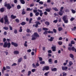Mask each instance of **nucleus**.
<instances>
[{
  "mask_svg": "<svg viewBox=\"0 0 76 76\" xmlns=\"http://www.w3.org/2000/svg\"><path fill=\"white\" fill-rule=\"evenodd\" d=\"M4 24L5 25H9V23H10V22L9 21V19H8V17H7V15L5 16L4 18Z\"/></svg>",
  "mask_w": 76,
  "mask_h": 76,
  "instance_id": "f257e3e1",
  "label": "nucleus"
},
{
  "mask_svg": "<svg viewBox=\"0 0 76 76\" xmlns=\"http://www.w3.org/2000/svg\"><path fill=\"white\" fill-rule=\"evenodd\" d=\"M11 46V43L10 42L7 43V42H4V44L3 45V47L6 48L7 47L8 48H10Z\"/></svg>",
  "mask_w": 76,
  "mask_h": 76,
  "instance_id": "f03ea898",
  "label": "nucleus"
},
{
  "mask_svg": "<svg viewBox=\"0 0 76 76\" xmlns=\"http://www.w3.org/2000/svg\"><path fill=\"white\" fill-rule=\"evenodd\" d=\"M4 6H5V7H6L7 9H9V10H10V9L12 8V6H10V4H7V2L6 1L4 3Z\"/></svg>",
  "mask_w": 76,
  "mask_h": 76,
  "instance_id": "7ed1b4c3",
  "label": "nucleus"
},
{
  "mask_svg": "<svg viewBox=\"0 0 76 76\" xmlns=\"http://www.w3.org/2000/svg\"><path fill=\"white\" fill-rule=\"evenodd\" d=\"M35 23H36L35 25L34 24L33 26H35L36 28H37L38 26V25H41V23L37 21L35 22Z\"/></svg>",
  "mask_w": 76,
  "mask_h": 76,
  "instance_id": "20e7f679",
  "label": "nucleus"
},
{
  "mask_svg": "<svg viewBox=\"0 0 76 76\" xmlns=\"http://www.w3.org/2000/svg\"><path fill=\"white\" fill-rule=\"evenodd\" d=\"M66 16L64 15L63 17V21H64V23H68V19L66 20Z\"/></svg>",
  "mask_w": 76,
  "mask_h": 76,
  "instance_id": "39448f33",
  "label": "nucleus"
},
{
  "mask_svg": "<svg viewBox=\"0 0 76 76\" xmlns=\"http://www.w3.org/2000/svg\"><path fill=\"white\" fill-rule=\"evenodd\" d=\"M49 69H50V68L49 67V66H46L43 67L42 70L43 71H44L45 70H48Z\"/></svg>",
  "mask_w": 76,
  "mask_h": 76,
  "instance_id": "423d86ee",
  "label": "nucleus"
},
{
  "mask_svg": "<svg viewBox=\"0 0 76 76\" xmlns=\"http://www.w3.org/2000/svg\"><path fill=\"white\" fill-rule=\"evenodd\" d=\"M11 44L12 45H13V46L15 47H17L18 46V44L13 42H11Z\"/></svg>",
  "mask_w": 76,
  "mask_h": 76,
  "instance_id": "0eeeda50",
  "label": "nucleus"
},
{
  "mask_svg": "<svg viewBox=\"0 0 76 76\" xmlns=\"http://www.w3.org/2000/svg\"><path fill=\"white\" fill-rule=\"evenodd\" d=\"M38 12H39L40 13V14H39L40 16L41 17H42V15H43V13L42 12V10H40L39 9H38Z\"/></svg>",
  "mask_w": 76,
  "mask_h": 76,
  "instance_id": "6e6552de",
  "label": "nucleus"
},
{
  "mask_svg": "<svg viewBox=\"0 0 76 76\" xmlns=\"http://www.w3.org/2000/svg\"><path fill=\"white\" fill-rule=\"evenodd\" d=\"M61 68L62 70H66L68 69V68L67 66H62Z\"/></svg>",
  "mask_w": 76,
  "mask_h": 76,
  "instance_id": "1a4fd4ad",
  "label": "nucleus"
},
{
  "mask_svg": "<svg viewBox=\"0 0 76 76\" xmlns=\"http://www.w3.org/2000/svg\"><path fill=\"white\" fill-rule=\"evenodd\" d=\"M33 35L35 37H39V36L37 33L35 32L34 34H33Z\"/></svg>",
  "mask_w": 76,
  "mask_h": 76,
  "instance_id": "9d476101",
  "label": "nucleus"
},
{
  "mask_svg": "<svg viewBox=\"0 0 76 76\" xmlns=\"http://www.w3.org/2000/svg\"><path fill=\"white\" fill-rule=\"evenodd\" d=\"M54 39V37H51L50 38L48 39V41H50V42H52L53 41V39Z\"/></svg>",
  "mask_w": 76,
  "mask_h": 76,
  "instance_id": "9b49d317",
  "label": "nucleus"
},
{
  "mask_svg": "<svg viewBox=\"0 0 76 76\" xmlns=\"http://www.w3.org/2000/svg\"><path fill=\"white\" fill-rule=\"evenodd\" d=\"M52 49H53V51H56V48L55 46H52L51 48Z\"/></svg>",
  "mask_w": 76,
  "mask_h": 76,
  "instance_id": "f8f14e48",
  "label": "nucleus"
},
{
  "mask_svg": "<svg viewBox=\"0 0 76 76\" xmlns=\"http://www.w3.org/2000/svg\"><path fill=\"white\" fill-rule=\"evenodd\" d=\"M21 3V4H24L25 3V1L24 0H19Z\"/></svg>",
  "mask_w": 76,
  "mask_h": 76,
  "instance_id": "ddd939ff",
  "label": "nucleus"
},
{
  "mask_svg": "<svg viewBox=\"0 0 76 76\" xmlns=\"http://www.w3.org/2000/svg\"><path fill=\"white\" fill-rule=\"evenodd\" d=\"M11 18L12 19H14L16 18V16H14L13 15H11Z\"/></svg>",
  "mask_w": 76,
  "mask_h": 76,
  "instance_id": "4468645a",
  "label": "nucleus"
},
{
  "mask_svg": "<svg viewBox=\"0 0 76 76\" xmlns=\"http://www.w3.org/2000/svg\"><path fill=\"white\" fill-rule=\"evenodd\" d=\"M14 54H19V52L18 50H15L14 52Z\"/></svg>",
  "mask_w": 76,
  "mask_h": 76,
  "instance_id": "2eb2a0df",
  "label": "nucleus"
},
{
  "mask_svg": "<svg viewBox=\"0 0 76 76\" xmlns=\"http://www.w3.org/2000/svg\"><path fill=\"white\" fill-rule=\"evenodd\" d=\"M51 70L52 72H53V71L56 72V71H57V68H51Z\"/></svg>",
  "mask_w": 76,
  "mask_h": 76,
  "instance_id": "dca6fc26",
  "label": "nucleus"
},
{
  "mask_svg": "<svg viewBox=\"0 0 76 76\" xmlns=\"http://www.w3.org/2000/svg\"><path fill=\"white\" fill-rule=\"evenodd\" d=\"M4 11V8L2 7V8H1L0 9V12H2V13H3Z\"/></svg>",
  "mask_w": 76,
  "mask_h": 76,
  "instance_id": "f3484780",
  "label": "nucleus"
},
{
  "mask_svg": "<svg viewBox=\"0 0 76 76\" xmlns=\"http://www.w3.org/2000/svg\"><path fill=\"white\" fill-rule=\"evenodd\" d=\"M63 14V12L62 11H60L59 12L58 15L60 16H62Z\"/></svg>",
  "mask_w": 76,
  "mask_h": 76,
  "instance_id": "a211bd4d",
  "label": "nucleus"
},
{
  "mask_svg": "<svg viewBox=\"0 0 76 76\" xmlns=\"http://www.w3.org/2000/svg\"><path fill=\"white\" fill-rule=\"evenodd\" d=\"M51 10V8H50L48 9H45V11L46 12H50V10Z\"/></svg>",
  "mask_w": 76,
  "mask_h": 76,
  "instance_id": "6ab92c4d",
  "label": "nucleus"
},
{
  "mask_svg": "<svg viewBox=\"0 0 76 76\" xmlns=\"http://www.w3.org/2000/svg\"><path fill=\"white\" fill-rule=\"evenodd\" d=\"M32 8H27L26 9L27 11H32Z\"/></svg>",
  "mask_w": 76,
  "mask_h": 76,
  "instance_id": "aec40b11",
  "label": "nucleus"
},
{
  "mask_svg": "<svg viewBox=\"0 0 76 76\" xmlns=\"http://www.w3.org/2000/svg\"><path fill=\"white\" fill-rule=\"evenodd\" d=\"M45 24L47 25V26H48L50 25V23L48 21H46L45 23Z\"/></svg>",
  "mask_w": 76,
  "mask_h": 76,
  "instance_id": "412c9836",
  "label": "nucleus"
},
{
  "mask_svg": "<svg viewBox=\"0 0 76 76\" xmlns=\"http://www.w3.org/2000/svg\"><path fill=\"white\" fill-rule=\"evenodd\" d=\"M69 57L71 58H74V55L73 54L71 53L69 54Z\"/></svg>",
  "mask_w": 76,
  "mask_h": 76,
  "instance_id": "4be33fe9",
  "label": "nucleus"
},
{
  "mask_svg": "<svg viewBox=\"0 0 76 76\" xmlns=\"http://www.w3.org/2000/svg\"><path fill=\"white\" fill-rule=\"evenodd\" d=\"M32 38L31 40H35V39H36L37 38L36 37H35V36L33 35L32 36Z\"/></svg>",
  "mask_w": 76,
  "mask_h": 76,
  "instance_id": "5701e85b",
  "label": "nucleus"
},
{
  "mask_svg": "<svg viewBox=\"0 0 76 76\" xmlns=\"http://www.w3.org/2000/svg\"><path fill=\"white\" fill-rule=\"evenodd\" d=\"M52 9L53 10H54L55 11H56V12H58V10L57 9V8L56 7H53Z\"/></svg>",
  "mask_w": 76,
  "mask_h": 76,
  "instance_id": "b1692460",
  "label": "nucleus"
},
{
  "mask_svg": "<svg viewBox=\"0 0 76 76\" xmlns=\"http://www.w3.org/2000/svg\"><path fill=\"white\" fill-rule=\"evenodd\" d=\"M22 61V58L21 57L18 59V61L19 63H20Z\"/></svg>",
  "mask_w": 76,
  "mask_h": 76,
  "instance_id": "393cba45",
  "label": "nucleus"
},
{
  "mask_svg": "<svg viewBox=\"0 0 76 76\" xmlns=\"http://www.w3.org/2000/svg\"><path fill=\"white\" fill-rule=\"evenodd\" d=\"M3 29L5 30H8V29H9V27H8L5 26L4 27Z\"/></svg>",
  "mask_w": 76,
  "mask_h": 76,
  "instance_id": "a878e982",
  "label": "nucleus"
},
{
  "mask_svg": "<svg viewBox=\"0 0 76 76\" xmlns=\"http://www.w3.org/2000/svg\"><path fill=\"white\" fill-rule=\"evenodd\" d=\"M21 25H22L23 26V25H25V24H26V23L25 22H22L21 23Z\"/></svg>",
  "mask_w": 76,
  "mask_h": 76,
  "instance_id": "bb28decb",
  "label": "nucleus"
},
{
  "mask_svg": "<svg viewBox=\"0 0 76 76\" xmlns=\"http://www.w3.org/2000/svg\"><path fill=\"white\" fill-rule=\"evenodd\" d=\"M22 28V26L20 27V29L19 30V32H22L23 30Z\"/></svg>",
  "mask_w": 76,
  "mask_h": 76,
  "instance_id": "cd10ccee",
  "label": "nucleus"
},
{
  "mask_svg": "<svg viewBox=\"0 0 76 76\" xmlns=\"http://www.w3.org/2000/svg\"><path fill=\"white\" fill-rule=\"evenodd\" d=\"M31 74V71H29L28 72V74H27V76H29Z\"/></svg>",
  "mask_w": 76,
  "mask_h": 76,
  "instance_id": "c85d7f7f",
  "label": "nucleus"
},
{
  "mask_svg": "<svg viewBox=\"0 0 76 76\" xmlns=\"http://www.w3.org/2000/svg\"><path fill=\"white\" fill-rule=\"evenodd\" d=\"M26 31L27 32H28V33H29V32H32V31L30 30V29L29 28H27V30H26Z\"/></svg>",
  "mask_w": 76,
  "mask_h": 76,
  "instance_id": "c756f323",
  "label": "nucleus"
},
{
  "mask_svg": "<svg viewBox=\"0 0 76 76\" xmlns=\"http://www.w3.org/2000/svg\"><path fill=\"white\" fill-rule=\"evenodd\" d=\"M0 22L3 23L4 22V20H3V18H2L0 20Z\"/></svg>",
  "mask_w": 76,
  "mask_h": 76,
  "instance_id": "7c9ffc66",
  "label": "nucleus"
},
{
  "mask_svg": "<svg viewBox=\"0 0 76 76\" xmlns=\"http://www.w3.org/2000/svg\"><path fill=\"white\" fill-rule=\"evenodd\" d=\"M17 8L18 9H20L21 8V6H20V5H18L17 6Z\"/></svg>",
  "mask_w": 76,
  "mask_h": 76,
  "instance_id": "2f4dec72",
  "label": "nucleus"
},
{
  "mask_svg": "<svg viewBox=\"0 0 76 76\" xmlns=\"http://www.w3.org/2000/svg\"><path fill=\"white\" fill-rule=\"evenodd\" d=\"M71 12L73 14H75L76 13V11L74 10H72Z\"/></svg>",
  "mask_w": 76,
  "mask_h": 76,
  "instance_id": "473e14b6",
  "label": "nucleus"
},
{
  "mask_svg": "<svg viewBox=\"0 0 76 76\" xmlns=\"http://www.w3.org/2000/svg\"><path fill=\"white\" fill-rule=\"evenodd\" d=\"M58 44L60 45H62V44H63V42H62L61 41H59L58 42Z\"/></svg>",
  "mask_w": 76,
  "mask_h": 76,
  "instance_id": "72a5a7b5",
  "label": "nucleus"
},
{
  "mask_svg": "<svg viewBox=\"0 0 76 76\" xmlns=\"http://www.w3.org/2000/svg\"><path fill=\"white\" fill-rule=\"evenodd\" d=\"M39 12H37L35 14V15L36 16H39Z\"/></svg>",
  "mask_w": 76,
  "mask_h": 76,
  "instance_id": "f704fd0d",
  "label": "nucleus"
},
{
  "mask_svg": "<svg viewBox=\"0 0 76 76\" xmlns=\"http://www.w3.org/2000/svg\"><path fill=\"white\" fill-rule=\"evenodd\" d=\"M73 63L72 62V61H69V66H72V64H73Z\"/></svg>",
  "mask_w": 76,
  "mask_h": 76,
  "instance_id": "c9c22d12",
  "label": "nucleus"
},
{
  "mask_svg": "<svg viewBox=\"0 0 76 76\" xmlns=\"http://www.w3.org/2000/svg\"><path fill=\"white\" fill-rule=\"evenodd\" d=\"M40 64H45V62L44 61H41L40 62Z\"/></svg>",
  "mask_w": 76,
  "mask_h": 76,
  "instance_id": "e433bc0d",
  "label": "nucleus"
},
{
  "mask_svg": "<svg viewBox=\"0 0 76 76\" xmlns=\"http://www.w3.org/2000/svg\"><path fill=\"white\" fill-rule=\"evenodd\" d=\"M63 29V28L62 27H58V30L59 31H62Z\"/></svg>",
  "mask_w": 76,
  "mask_h": 76,
  "instance_id": "4c0bfd02",
  "label": "nucleus"
},
{
  "mask_svg": "<svg viewBox=\"0 0 76 76\" xmlns=\"http://www.w3.org/2000/svg\"><path fill=\"white\" fill-rule=\"evenodd\" d=\"M48 33V31H45L44 32H43V34L44 35H46L47 34V33Z\"/></svg>",
  "mask_w": 76,
  "mask_h": 76,
  "instance_id": "58836bf2",
  "label": "nucleus"
},
{
  "mask_svg": "<svg viewBox=\"0 0 76 76\" xmlns=\"http://www.w3.org/2000/svg\"><path fill=\"white\" fill-rule=\"evenodd\" d=\"M48 34H53L54 32L53 31H48Z\"/></svg>",
  "mask_w": 76,
  "mask_h": 76,
  "instance_id": "ea45409f",
  "label": "nucleus"
},
{
  "mask_svg": "<svg viewBox=\"0 0 76 76\" xmlns=\"http://www.w3.org/2000/svg\"><path fill=\"white\" fill-rule=\"evenodd\" d=\"M43 30L44 31H48V28H42Z\"/></svg>",
  "mask_w": 76,
  "mask_h": 76,
  "instance_id": "a19ab883",
  "label": "nucleus"
},
{
  "mask_svg": "<svg viewBox=\"0 0 76 76\" xmlns=\"http://www.w3.org/2000/svg\"><path fill=\"white\" fill-rule=\"evenodd\" d=\"M27 43V42L26 41H25V43L24 44V46H25V47H26L28 46V45L26 44Z\"/></svg>",
  "mask_w": 76,
  "mask_h": 76,
  "instance_id": "79ce46f5",
  "label": "nucleus"
},
{
  "mask_svg": "<svg viewBox=\"0 0 76 76\" xmlns=\"http://www.w3.org/2000/svg\"><path fill=\"white\" fill-rule=\"evenodd\" d=\"M71 43L72 44H75V42L73 40H72L71 41Z\"/></svg>",
  "mask_w": 76,
  "mask_h": 76,
  "instance_id": "37998d69",
  "label": "nucleus"
},
{
  "mask_svg": "<svg viewBox=\"0 0 76 76\" xmlns=\"http://www.w3.org/2000/svg\"><path fill=\"white\" fill-rule=\"evenodd\" d=\"M40 22L41 23H42L43 22H45V19H43V20H41Z\"/></svg>",
  "mask_w": 76,
  "mask_h": 76,
  "instance_id": "c03bdc74",
  "label": "nucleus"
},
{
  "mask_svg": "<svg viewBox=\"0 0 76 76\" xmlns=\"http://www.w3.org/2000/svg\"><path fill=\"white\" fill-rule=\"evenodd\" d=\"M41 19V18L40 17H39L38 18H37V21H38L39 20H40Z\"/></svg>",
  "mask_w": 76,
  "mask_h": 76,
  "instance_id": "a18cd8bd",
  "label": "nucleus"
},
{
  "mask_svg": "<svg viewBox=\"0 0 76 76\" xmlns=\"http://www.w3.org/2000/svg\"><path fill=\"white\" fill-rule=\"evenodd\" d=\"M74 19H75V18L72 17L70 19V21H71V22H72V21H73V20H74Z\"/></svg>",
  "mask_w": 76,
  "mask_h": 76,
  "instance_id": "49530a36",
  "label": "nucleus"
},
{
  "mask_svg": "<svg viewBox=\"0 0 76 76\" xmlns=\"http://www.w3.org/2000/svg\"><path fill=\"white\" fill-rule=\"evenodd\" d=\"M14 32L15 34H16L18 33V31H17V30L16 29H15V30Z\"/></svg>",
  "mask_w": 76,
  "mask_h": 76,
  "instance_id": "de8ad7c7",
  "label": "nucleus"
},
{
  "mask_svg": "<svg viewBox=\"0 0 76 76\" xmlns=\"http://www.w3.org/2000/svg\"><path fill=\"white\" fill-rule=\"evenodd\" d=\"M49 73V72H48L45 73V75L46 76H48V74Z\"/></svg>",
  "mask_w": 76,
  "mask_h": 76,
  "instance_id": "09e8293b",
  "label": "nucleus"
},
{
  "mask_svg": "<svg viewBox=\"0 0 76 76\" xmlns=\"http://www.w3.org/2000/svg\"><path fill=\"white\" fill-rule=\"evenodd\" d=\"M15 21H16L17 23H19V20L18 19H16L15 20Z\"/></svg>",
  "mask_w": 76,
  "mask_h": 76,
  "instance_id": "8fccbe9b",
  "label": "nucleus"
},
{
  "mask_svg": "<svg viewBox=\"0 0 76 76\" xmlns=\"http://www.w3.org/2000/svg\"><path fill=\"white\" fill-rule=\"evenodd\" d=\"M53 31L54 32V33H56L57 32V30L55 28H53Z\"/></svg>",
  "mask_w": 76,
  "mask_h": 76,
  "instance_id": "3c124183",
  "label": "nucleus"
},
{
  "mask_svg": "<svg viewBox=\"0 0 76 76\" xmlns=\"http://www.w3.org/2000/svg\"><path fill=\"white\" fill-rule=\"evenodd\" d=\"M48 62L50 63H51L52 62V59L50 58L48 60Z\"/></svg>",
  "mask_w": 76,
  "mask_h": 76,
  "instance_id": "603ef678",
  "label": "nucleus"
},
{
  "mask_svg": "<svg viewBox=\"0 0 76 76\" xmlns=\"http://www.w3.org/2000/svg\"><path fill=\"white\" fill-rule=\"evenodd\" d=\"M32 20V18H31L30 19H29V23H31V21Z\"/></svg>",
  "mask_w": 76,
  "mask_h": 76,
  "instance_id": "864d4df0",
  "label": "nucleus"
},
{
  "mask_svg": "<svg viewBox=\"0 0 76 76\" xmlns=\"http://www.w3.org/2000/svg\"><path fill=\"white\" fill-rule=\"evenodd\" d=\"M58 22V20L56 19L53 21V23H57Z\"/></svg>",
  "mask_w": 76,
  "mask_h": 76,
  "instance_id": "5fc2aeb1",
  "label": "nucleus"
},
{
  "mask_svg": "<svg viewBox=\"0 0 76 76\" xmlns=\"http://www.w3.org/2000/svg\"><path fill=\"white\" fill-rule=\"evenodd\" d=\"M75 48L74 47L71 48V50H72V51H75Z\"/></svg>",
  "mask_w": 76,
  "mask_h": 76,
  "instance_id": "6e6d98bb",
  "label": "nucleus"
},
{
  "mask_svg": "<svg viewBox=\"0 0 76 76\" xmlns=\"http://www.w3.org/2000/svg\"><path fill=\"white\" fill-rule=\"evenodd\" d=\"M6 68L7 69H10V66H6Z\"/></svg>",
  "mask_w": 76,
  "mask_h": 76,
  "instance_id": "4d7b16f0",
  "label": "nucleus"
},
{
  "mask_svg": "<svg viewBox=\"0 0 76 76\" xmlns=\"http://www.w3.org/2000/svg\"><path fill=\"white\" fill-rule=\"evenodd\" d=\"M22 15H25L26 14V12L25 11H22Z\"/></svg>",
  "mask_w": 76,
  "mask_h": 76,
  "instance_id": "13d9d810",
  "label": "nucleus"
},
{
  "mask_svg": "<svg viewBox=\"0 0 76 76\" xmlns=\"http://www.w3.org/2000/svg\"><path fill=\"white\" fill-rule=\"evenodd\" d=\"M39 4H43L44 2H43L42 1H40L39 2Z\"/></svg>",
  "mask_w": 76,
  "mask_h": 76,
  "instance_id": "bf43d9fd",
  "label": "nucleus"
},
{
  "mask_svg": "<svg viewBox=\"0 0 76 76\" xmlns=\"http://www.w3.org/2000/svg\"><path fill=\"white\" fill-rule=\"evenodd\" d=\"M75 29H76V27H74V28H72L71 29V30L72 31H75Z\"/></svg>",
  "mask_w": 76,
  "mask_h": 76,
  "instance_id": "052dcab7",
  "label": "nucleus"
},
{
  "mask_svg": "<svg viewBox=\"0 0 76 76\" xmlns=\"http://www.w3.org/2000/svg\"><path fill=\"white\" fill-rule=\"evenodd\" d=\"M63 76H66V75H67V74L64 72H63Z\"/></svg>",
  "mask_w": 76,
  "mask_h": 76,
  "instance_id": "680f3d73",
  "label": "nucleus"
},
{
  "mask_svg": "<svg viewBox=\"0 0 76 76\" xmlns=\"http://www.w3.org/2000/svg\"><path fill=\"white\" fill-rule=\"evenodd\" d=\"M37 10H33V12L34 13H37Z\"/></svg>",
  "mask_w": 76,
  "mask_h": 76,
  "instance_id": "e2e57ef3",
  "label": "nucleus"
},
{
  "mask_svg": "<svg viewBox=\"0 0 76 76\" xmlns=\"http://www.w3.org/2000/svg\"><path fill=\"white\" fill-rule=\"evenodd\" d=\"M38 58H39L40 61H42V58L41 57H39Z\"/></svg>",
  "mask_w": 76,
  "mask_h": 76,
  "instance_id": "0e129e2a",
  "label": "nucleus"
},
{
  "mask_svg": "<svg viewBox=\"0 0 76 76\" xmlns=\"http://www.w3.org/2000/svg\"><path fill=\"white\" fill-rule=\"evenodd\" d=\"M38 31L39 32H41V28H38Z\"/></svg>",
  "mask_w": 76,
  "mask_h": 76,
  "instance_id": "69168bd1",
  "label": "nucleus"
},
{
  "mask_svg": "<svg viewBox=\"0 0 76 76\" xmlns=\"http://www.w3.org/2000/svg\"><path fill=\"white\" fill-rule=\"evenodd\" d=\"M30 17H32L33 16V14L32 12H31L30 14Z\"/></svg>",
  "mask_w": 76,
  "mask_h": 76,
  "instance_id": "338daca9",
  "label": "nucleus"
},
{
  "mask_svg": "<svg viewBox=\"0 0 76 76\" xmlns=\"http://www.w3.org/2000/svg\"><path fill=\"white\" fill-rule=\"evenodd\" d=\"M36 70L35 69H33L31 70V72H35Z\"/></svg>",
  "mask_w": 76,
  "mask_h": 76,
  "instance_id": "774afa93",
  "label": "nucleus"
}]
</instances>
